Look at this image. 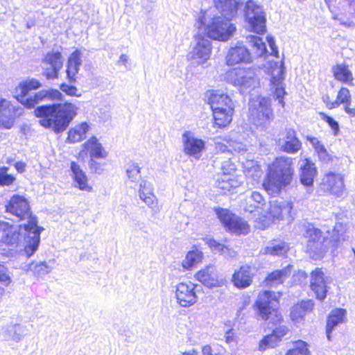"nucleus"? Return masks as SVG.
<instances>
[{
	"instance_id": "052dcab7",
	"label": "nucleus",
	"mask_w": 355,
	"mask_h": 355,
	"mask_svg": "<svg viewBox=\"0 0 355 355\" xmlns=\"http://www.w3.org/2000/svg\"><path fill=\"white\" fill-rule=\"evenodd\" d=\"M311 143L312 144L313 146L315 148V150L317 152V153H320L322 150L323 151L326 148L323 146V144H321L320 141H318L316 138H312L311 139Z\"/></svg>"
},
{
	"instance_id": "c756f323",
	"label": "nucleus",
	"mask_w": 355,
	"mask_h": 355,
	"mask_svg": "<svg viewBox=\"0 0 355 355\" xmlns=\"http://www.w3.org/2000/svg\"><path fill=\"white\" fill-rule=\"evenodd\" d=\"M313 305V302L311 300H308L293 306L291 311L292 321L295 324L302 322L306 313L312 310Z\"/></svg>"
},
{
	"instance_id": "a19ab883",
	"label": "nucleus",
	"mask_w": 355,
	"mask_h": 355,
	"mask_svg": "<svg viewBox=\"0 0 355 355\" xmlns=\"http://www.w3.org/2000/svg\"><path fill=\"white\" fill-rule=\"evenodd\" d=\"M247 40L255 49L254 53L257 56H262L267 51L266 44L261 37L255 35H249L247 37Z\"/></svg>"
},
{
	"instance_id": "79ce46f5",
	"label": "nucleus",
	"mask_w": 355,
	"mask_h": 355,
	"mask_svg": "<svg viewBox=\"0 0 355 355\" xmlns=\"http://www.w3.org/2000/svg\"><path fill=\"white\" fill-rule=\"evenodd\" d=\"M253 123L257 127H265L270 123L272 112H251Z\"/></svg>"
},
{
	"instance_id": "e433bc0d",
	"label": "nucleus",
	"mask_w": 355,
	"mask_h": 355,
	"mask_svg": "<svg viewBox=\"0 0 355 355\" xmlns=\"http://www.w3.org/2000/svg\"><path fill=\"white\" fill-rule=\"evenodd\" d=\"M292 267V266L288 265L282 270L273 271L268 276L266 279L267 284H272L282 283L284 279L290 275Z\"/></svg>"
},
{
	"instance_id": "c03bdc74",
	"label": "nucleus",
	"mask_w": 355,
	"mask_h": 355,
	"mask_svg": "<svg viewBox=\"0 0 355 355\" xmlns=\"http://www.w3.org/2000/svg\"><path fill=\"white\" fill-rule=\"evenodd\" d=\"M308 344L301 340L293 343V348L288 350L286 355H309Z\"/></svg>"
},
{
	"instance_id": "2eb2a0df",
	"label": "nucleus",
	"mask_w": 355,
	"mask_h": 355,
	"mask_svg": "<svg viewBox=\"0 0 355 355\" xmlns=\"http://www.w3.org/2000/svg\"><path fill=\"white\" fill-rule=\"evenodd\" d=\"M252 62V56L249 49L242 44L231 47L226 55V63L229 66L237 64H248Z\"/></svg>"
},
{
	"instance_id": "473e14b6",
	"label": "nucleus",
	"mask_w": 355,
	"mask_h": 355,
	"mask_svg": "<svg viewBox=\"0 0 355 355\" xmlns=\"http://www.w3.org/2000/svg\"><path fill=\"white\" fill-rule=\"evenodd\" d=\"M89 126L86 122L76 125L69 130L68 137L66 140L67 143L74 144L82 141L86 137L85 135L89 131Z\"/></svg>"
},
{
	"instance_id": "7c9ffc66",
	"label": "nucleus",
	"mask_w": 355,
	"mask_h": 355,
	"mask_svg": "<svg viewBox=\"0 0 355 355\" xmlns=\"http://www.w3.org/2000/svg\"><path fill=\"white\" fill-rule=\"evenodd\" d=\"M70 168L76 187L80 190L91 191L92 188L88 184L87 175L80 165L76 162H71Z\"/></svg>"
},
{
	"instance_id": "338daca9",
	"label": "nucleus",
	"mask_w": 355,
	"mask_h": 355,
	"mask_svg": "<svg viewBox=\"0 0 355 355\" xmlns=\"http://www.w3.org/2000/svg\"><path fill=\"white\" fill-rule=\"evenodd\" d=\"M319 158L323 162H327L330 159L329 155L328 154L327 150H322L320 153L318 154Z\"/></svg>"
},
{
	"instance_id": "6e6552de",
	"label": "nucleus",
	"mask_w": 355,
	"mask_h": 355,
	"mask_svg": "<svg viewBox=\"0 0 355 355\" xmlns=\"http://www.w3.org/2000/svg\"><path fill=\"white\" fill-rule=\"evenodd\" d=\"M244 13L250 31L257 34H263L266 32V14L260 5L253 0H248L245 3Z\"/></svg>"
},
{
	"instance_id": "0e129e2a",
	"label": "nucleus",
	"mask_w": 355,
	"mask_h": 355,
	"mask_svg": "<svg viewBox=\"0 0 355 355\" xmlns=\"http://www.w3.org/2000/svg\"><path fill=\"white\" fill-rule=\"evenodd\" d=\"M96 159V158H90L89 166L92 170L99 173L101 169L100 168V164L95 160Z\"/></svg>"
},
{
	"instance_id": "2f4dec72",
	"label": "nucleus",
	"mask_w": 355,
	"mask_h": 355,
	"mask_svg": "<svg viewBox=\"0 0 355 355\" xmlns=\"http://www.w3.org/2000/svg\"><path fill=\"white\" fill-rule=\"evenodd\" d=\"M346 314V311L343 309H336L329 313L327 318L326 334L329 340H331V333L339 323L344 320Z\"/></svg>"
},
{
	"instance_id": "f3484780",
	"label": "nucleus",
	"mask_w": 355,
	"mask_h": 355,
	"mask_svg": "<svg viewBox=\"0 0 355 355\" xmlns=\"http://www.w3.org/2000/svg\"><path fill=\"white\" fill-rule=\"evenodd\" d=\"M292 209L293 203L291 202L273 200L270 202L268 211L263 216L275 222L282 220L285 216L292 217Z\"/></svg>"
},
{
	"instance_id": "864d4df0",
	"label": "nucleus",
	"mask_w": 355,
	"mask_h": 355,
	"mask_svg": "<svg viewBox=\"0 0 355 355\" xmlns=\"http://www.w3.org/2000/svg\"><path fill=\"white\" fill-rule=\"evenodd\" d=\"M0 282L5 286H8L11 283V278L8 274V268L2 264H0Z\"/></svg>"
},
{
	"instance_id": "39448f33",
	"label": "nucleus",
	"mask_w": 355,
	"mask_h": 355,
	"mask_svg": "<svg viewBox=\"0 0 355 355\" xmlns=\"http://www.w3.org/2000/svg\"><path fill=\"white\" fill-rule=\"evenodd\" d=\"M41 85L40 81L35 78L23 81L15 89V98L26 108H34L35 105H39L42 101L46 98H50L48 92L44 90L35 94L34 96H28L30 90L37 89Z\"/></svg>"
},
{
	"instance_id": "c9c22d12",
	"label": "nucleus",
	"mask_w": 355,
	"mask_h": 355,
	"mask_svg": "<svg viewBox=\"0 0 355 355\" xmlns=\"http://www.w3.org/2000/svg\"><path fill=\"white\" fill-rule=\"evenodd\" d=\"M26 267L27 271L32 272L37 277H42L49 274L52 270V267L49 266L46 261H33L27 265Z\"/></svg>"
},
{
	"instance_id": "5701e85b",
	"label": "nucleus",
	"mask_w": 355,
	"mask_h": 355,
	"mask_svg": "<svg viewBox=\"0 0 355 355\" xmlns=\"http://www.w3.org/2000/svg\"><path fill=\"white\" fill-rule=\"evenodd\" d=\"M322 184L326 190L334 195L340 196L343 193V178L340 174H327L322 180Z\"/></svg>"
},
{
	"instance_id": "3c124183",
	"label": "nucleus",
	"mask_w": 355,
	"mask_h": 355,
	"mask_svg": "<svg viewBox=\"0 0 355 355\" xmlns=\"http://www.w3.org/2000/svg\"><path fill=\"white\" fill-rule=\"evenodd\" d=\"M2 169L7 171L8 168L3 167ZM15 180V178L12 175L8 174L6 171L0 172V187L10 186L14 182Z\"/></svg>"
},
{
	"instance_id": "9d476101",
	"label": "nucleus",
	"mask_w": 355,
	"mask_h": 355,
	"mask_svg": "<svg viewBox=\"0 0 355 355\" xmlns=\"http://www.w3.org/2000/svg\"><path fill=\"white\" fill-rule=\"evenodd\" d=\"M225 78L242 91L254 88L257 83L254 69L251 68L232 69L226 73Z\"/></svg>"
},
{
	"instance_id": "ddd939ff",
	"label": "nucleus",
	"mask_w": 355,
	"mask_h": 355,
	"mask_svg": "<svg viewBox=\"0 0 355 355\" xmlns=\"http://www.w3.org/2000/svg\"><path fill=\"white\" fill-rule=\"evenodd\" d=\"M44 75L47 79L58 78L60 70L62 68V55L58 51L48 52L42 60Z\"/></svg>"
},
{
	"instance_id": "f03ea898",
	"label": "nucleus",
	"mask_w": 355,
	"mask_h": 355,
	"mask_svg": "<svg viewBox=\"0 0 355 355\" xmlns=\"http://www.w3.org/2000/svg\"><path fill=\"white\" fill-rule=\"evenodd\" d=\"M294 168L293 159L288 157L276 158L269 166L264 178L263 187L269 195L275 196L281 190L289 185L293 177Z\"/></svg>"
},
{
	"instance_id": "a211bd4d",
	"label": "nucleus",
	"mask_w": 355,
	"mask_h": 355,
	"mask_svg": "<svg viewBox=\"0 0 355 355\" xmlns=\"http://www.w3.org/2000/svg\"><path fill=\"white\" fill-rule=\"evenodd\" d=\"M243 6L241 0H218L215 1V5L209 8H216L214 13L225 18L231 21L236 15L237 10Z\"/></svg>"
},
{
	"instance_id": "5fc2aeb1",
	"label": "nucleus",
	"mask_w": 355,
	"mask_h": 355,
	"mask_svg": "<svg viewBox=\"0 0 355 355\" xmlns=\"http://www.w3.org/2000/svg\"><path fill=\"white\" fill-rule=\"evenodd\" d=\"M209 246L212 249V250L225 253V250H227V247L214 239H209L207 242Z\"/></svg>"
},
{
	"instance_id": "0eeeda50",
	"label": "nucleus",
	"mask_w": 355,
	"mask_h": 355,
	"mask_svg": "<svg viewBox=\"0 0 355 355\" xmlns=\"http://www.w3.org/2000/svg\"><path fill=\"white\" fill-rule=\"evenodd\" d=\"M39 123L46 128H52L55 133L64 131L76 116V112H35Z\"/></svg>"
},
{
	"instance_id": "13d9d810",
	"label": "nucleus",
	"mask_w": 355,
	"mask_h": 355,
	"mask_svg": "<svg viewBox=\"0 0 355 355\" xmlns=\"http://www.w3.org/2000/svg\"><path fill=\"white\" fill-rule=\"evenodd\" d=\"M229 146L232 148L234 150L241 152L245 150V146L241 143L234 141L231 139H225Z\"/></svg>"
},
{
	"instance_id": "4c0bfd02",
	"label": "nucleus",
	"mask_w": 355,
	"mask_h": 355,
	"mask_svg": "<svg viewBox=\"0 0 355 355\" xmlns=\"http://www.w3.org/2000/svg\"><path fill=\"white\" fill-rule=\"evenodd\" d=\"M288 250L289 246L285 242L272 243L263 249V253L273 256H281L285 254Z\"/></svg>"
},
{
	"instance_id": "7ed1b4c3",
	"label": "nucleus",
	"mask_w": 355,
	"mask_h": 355,
	"mask_svg": "<svg viewBox=\"0 0 355 355\" xmlns=\"http://www.w3.org/2000/svg\"><path fill=\"white\" fill-rule=\"evenodd\" d=\"M214 10L216 9L202 10L196 18V26L198 28L204 27L210 39L227 41L235 32L236 27L230 20L216 15Z\"/></svg>"
},
{
	"instance_id": "6ab92c4d",
	"label": "nucleus",
	"mask_w": 355,
	"mask_h": 355,
	"mask_svg": "<svg viewBox=\"0 0 355 355\" xmlns=\"http://www.w3.org/2000/svg\"><path fill=\"white\" fill-rule=\"evenodd\" d=\"M195 277L197 280L208 288L221 286L224 284L223 279L218 277L216 268L212 265L198 271Z\"/></svg>"
},
{
	"instance_id": "69168bd1",
	"label": "nucleus",
	"mask_w": 355,
	"mask_h": 355,
	"mask_svg": "<svg viewBox=\"0 0 355 355\" xmlns=\"http://www.w3.org/2000/svg\"><path fill=\"white\" fill-rule=\"evenodd\" d=\"M225 338L226 343L229 344L234 341L233 329H229L226 331Z\"/></svg>"
},
{
	"instance_id": "774afa93",
	"label": "nucleus",
	"mask_w": 355,
	"mask_h": 355,
	"mask_svg": "<svg viewBox=\"0 0 355 355\" xmlns=\"http://www.w3.org/2000/svg\"><path fill=\"white\" fill-rule=\"evenodd\" d=\"M15 168L19 173H22L25 170L26 164L24 162H18L15 164Z\"/></svg>"
},
{
	"instance_id": "680f3d73",
	"label": "nucleus",
	"mask_w": 355,
	"mask_h": 355,
	"mask_svg": "<svg viewBox=\"0 0 355 355\" xmlns=\"http://www.w3.org/2000/svg\"><path fill=\"white\" fill-rule=\"evenodd\" d=\"M222 170L224 174H229L232 171L235 170V167L230 161H227L222 166Z\"/></svg>"
},
{
	"instance_id": "423d86ee",
	"label": "nucleus",
	"mask_w": 355,
	"mask_h": 355,
	"mask_svg": "<svg viewBox=\"0 0 355 355\" xmlns=\"http://www.w3.org/2000/svg\"><path fill=\"white\" fill-rule=\"evenodd\" d=\"M278 304L275 293L266 291L260 293L255 303V310L257 316L262 320H267L270 315H274V323L279 322L282 316L275 309Z\"/></svg>"
},
{
	"instance_id": "1a4fd4ad",
	"label": "nucleus",
	"mask_w": 355,
	"mask_h": 355,
	"mask_svg": "<svg viewBox=\"0 0 355 355\" xmlns=\"http://www.w3.org/2000/svg\"><path fill=\"white\" fill-rule=\"evenodd\" d=\"M216 214L225 228L235 234H247L250 226L246 221L227 209L216 208Z\"/></svg>"
},
{
	"instance_id": "4468645a",
	"label": "nucleus",
	"mask_w": 355,
	"mask_h": 355,
	"mask_svg": "<svg viewBox=\"0 0 355 355\" xmlns=\"http://www.w3.org/2000/svg\"><path fill=\"white\" fill-rule=\"evenodd\" d=\"M200 287L191 282L178 284L176 286L175 296L179 304L183 307L194 304L198 300L197 288Z\"/></svg>"
},
{
	"instance_id": "f704fd0d",
	"label": "nucleus",
	"mask_w": 355,
	"mask_h": 355,
	"mask_svg": "<svg viewBox=\"0 0 355 355\" xmlns=\"http://www.w3.org/2000/svg\"><path fill=\"white\" fill-rule=\"evenodd\" d=\"M5 337L8 339H12L16 342H19L28 333V329L25 326L19 324L10 325L8 327L5 331Z\"/></svg>"
},
{
	"instance_id": "58836bf2",
	"label": "nucleus",
	"mask_w": 355,
	"mask_h": 355,
	"mask_svg": "<svg viewBox=\"0 0 355 355\" xmlns=\"http://www.w3.org/2000/svg\"><path fill=\"white\" fill-rule=\"evenodd\" d=\"M334 75L336 79L346 83H352L353 80L352 73L347 66L337 65L333 69Z\"/></svg>"
},
{
	"instance_id": "9b49d317",
	"label": "nucleus",
	"mask_w": 355,
	"mask_h": 355,
	"mask_svg": "<svg viewBox=\"0 0 355 355\" xmlns=\"http://www.w3.org/2000/svg\"><path fill=\"white\" fill-rule=\"evenodd\" d=\"M205 98L211 111H234V105L230 96L220 90L210 89L206 92Z\"/></svg>"
},
{
	"instance_id": "f8f14e48",
	"label": "nucleus",
	"mask_w": 355,
	"mask_h": 355,
	"mask_svg": "<svg viewBox=\"0 0 355 355\" xmlns=\"http://www.w3.org/2000/svg\"><path fill=\"white\" fill-rule=\"evenodd\" d=\"M6 211L8 213L17 217L19 220H29L30 218H35L30 211V207L27 200L21 196L14 195L11 197L6 206Z\"/></svg>"
},
{
	"instance_id": "de8ad7c7",
	"label": "nucleus",
	"mask_w": 355,
	"mask_h": 355,
	"mask_svg": "<svg viewBox=\"0 0 355 355\" xmlns=\"http://www.w3.org/2000/svg\"><path fill=\"white\" fill-rule=\"evenodd\" d=\"M350 97L349 92L346 88H342L337 96V99L335 102H332L331 103H327V107L328 109L331 110L336 107V105L339 103H347L349 98Z\"/></svg>"
},
{
	"instance_id": "49530a36",
	"label": "nucleus",
	"mask_w": 355,
	"mask_h": 355,
	"mask_svg": "<svg viewBox=\"0 0 355 355\" xmlns=\"http://www.w3.org/2000/svg\"><path fill=\"white\" fill-rule=\"evenodd\" d=\"M233 112H213V116L216 125L225 127L232 120Z\"/></svg>"
},
{
	"instance_id": "09e8293b",
	"label": "nucleus",
	"mask_w": 355,
	"mask_h": 355,
	"mask_svg": "<svg viewBox=\"0 0 355 355\" xmlns=\"http://www.w3.org/2000/svg\"><path fill=\"white\" fill-rule=\"evenodd\" d=\"M14 124V117L11 112H0V126L10 129Z\"/></svg>"
},
{
	"instance_id": "bf43d9fd",
	"label": "nucleus",
	"mask_w": 355,
	"mask_h": 355,
	"mask_svg": "<svg viewBox=\"0 0 355 355\" xmlns=\"http://www.w3.org/2000/svg\"><path fill=\"white\" fill-rule=\"evenodd\" d=\"M267 41H268V46L271 51L270 53L271 55H273L277 57L278 56V49H277V46L275 45L274 39L272 37L268 36V37H267Z\"/></svg>"
},
{
	"instance_id": "393cba45",
	"label": "nucleus",
	"mask_w": 355,
	"mask_h": 355,
	"mask_svg": "<svg viewBox=\"0 0 355 355\" xmlns=\"http://www.w3.org/2000/svg\"><path fill=\"white\" fill-rule=\"evenodd\" d=\"M279 145L283 151L294 153L300 150L301 142L296 137L295 131L292 128H289L286 130L285 137L279 139Z\"/></svg>"
},
{
	"instance_id": "6e6d98bb",
	"label": "nucleus",
	"mask_w": 355,
	"mask_h": 355,
	"mask_svg": "<svg viewBox=\"0 0 355 355\" xmlns=\"http://www.w3.org/2000/svg\"><path fill=\"white\" fill-rule=\"evenodd\" d=\"M322 115V118L329 125V126L334 130V134L338 131L339 125L336 121L331 117L326 115L324 112H320Z\"/></svg>"
},
{
	"instance_id": "f257e3e1",
	"label": "nucleus",
	"mask_w": 355,
	"mask_h": 355,
	"mask_svg": "<svg viewBox=\"0 0 355 355\" xmlns=\"http://www.w3.org/2000/svg\"><path fill=\"white\" fill-rule=\"evenodd\" d=\"M42 227L37 225L35 218H30L20 225H12L8 222L0 221L1 241L10 250L20 248L27 257H31L37 250L40 243Z\"/></svg>"
},
{
	"instance_id": "20e7f679",
	"label": "nucleus",
	"mask_w": 355,
	"mask_h": 355,
	"mask_svg": "<svg viewBox=\"0 0 355 355\" xmlns=\"http://www.w3.org/2000/svg\"><path fill=\"white\" fill-rule=\"evenodd\" d=\"M338 227L341 225H336L334 227V232L338 233L334 235L333 240H329L322 236L320 230L315 227L313 225H309L304 234V236L306 239V251L313 259H318L323 257L324 254L329 248V244H332V247H338L340 242V236L338 234Z\"/></svg>"
},
{
	"instance_id": "603ef678",
	"label": "nucleus",
	"mask_w": 355,
	"mask_h": 355,
	"mask_svg": "<svg viewBox=\"0 0 355 355\" xmlns=\"http://www.w3.org/2000/svg\"><path fill=\"white\" fill-rule=\"evenodd\" d=\"M225 139H231L230 138H227V137L224 139H222L220 137H217L214 139V144L216 149L218 151L224 153L225 151L229 150L228 148L230 147L229 144L227 143Z\"/></svg>"
},
{
	"instance_id": "412c9836",
	"label": "nucleus",
	"mask_w": 355,
	"mask_h": 355,
	"mask_svg": "<svg viewBox=\"0 0 355 355\" xmlns=\"http://www.w3.org/2000/svg\"><path fill=\"white\" fill-rule=\"evenodd\" d=\"M310 286L317 299L322 300L326 297L327 284L322 269L317 268L311 272Z\"/></svg>"
},
{
	"instance_id": "b1692460",
	"label": "nucleus",
	"mask_w": 355,
	"mask_h": 355,
	"mask_svg": "<svg viewBox=\"0 0 355 355\" xmlns=\"http://www.w3.org/2000/svg\"><path fill=\"white\" fill-rule=\"evenodd\" d=\"M288 332V328L285 325H279L275 327L272 333L265 336L259 343V349L264 351L268 348L274 347L277 343L281 340L282 338Z\"/></svg>"
},
{
	"instance_id": "c85d7f7f",
	"label": "nucleus",
	"mask_w": 355,
	"mask_h": 355,
	"mask_svg": "<svg viewBox=\"0 0 355 355\" xmlns=\"http://www.w3.org/2000/svg\"><path fill=\"white\" fill-rule=\"evenodd\" d=\"M82 53L76 49L69 57L67 65V77L70 83L76 80V76L78 73L82 63Z\"/></svg>"
},
{
	"instance_id": "ea45409f",
	"label": "nucleus",
	"mask_w": 355,
	"mask_h": 355,
	"mask_svg": "<svg viewBox=\"0 0 355 355\" xmlns=\"http://www.w3.org/2000/svg\"><path fill=\"white\" fill-rule=\"evenodd\" d=\"M202 253L198 250H192L187 253L185 259L182 261L184 268L189 270L194 265L201 261Z\"/></svg>"
},
{
	"instance_id": "dca6fc26",
	"label": "nucleus",
	"mask_w": 355,
	"mask_h": 355,
	"mask_svg": "<svg viewBox=\"0 0 355 355\" xmlns=\"http://www.w3.org/2000/svg\"><path fill=\"white\" fill-rule=\"evenodd\" d=\"M182 140L185 154L199 158L201 152L205 148V141L201 139L196 138L190 131H185L182 134Z\"/></svg>"
},
{
	"instance_id": "37998d69",
	"label": "nucleus",
	"mask_w": 355,
	"mask_h": 355,
	"mask_svg": "<svg viewBox=\"0 0 355 355\" xmlns=\"http://www.w3.org/2000/svg\"><path fill=\"white\" fill-rule=\"evenodd\" d=\"M141 168L137 163H130L126 168V174L128 180L133 183H138L142 180L140 174Z\"/></svg>"
},
{
	"instance_id": "4be33fe9",
	"label": "nucleus",
	"mask_w": 355,
	"mask_h": 355,
	"mask_svg": "<svg viewBox=\"0 0 355 355\" xmlns=\"http://www.w3.org/2000/svg\"><path fill=\"white\" fill-rule=\"evenodd\" d=\"M139 196L145 204L151 209L154 214L159 211L160 208L157 200L153 192V187L150 182L141 180L139 183Z\"/></svg>"
},
{
	"instance_id": "72a5a7b5",
	"label": "nucleus",
	"mask_w": 355,
	"mask_h": 355,
	"mask_svg": "<svg viewBox=\"0 0 355 355\" xmlns=\"http://www.w3.org/2000/svg\"><path fill=\"white\" fill-rule=\"evenodd\" d=\"M265 205V200L262 195L259 192L252 191L248 198V205L245 209L250 213H252L254 211L259 212V209H262V207Z\"/></svg>"
},
{
	"instance_id": "cd10ccee",
	"label": "nucleus",
	"mask_w": 355,
	"mask_h": 355,
	"mask_svg": "<svg viewBox=\"0 0 355 355\" xmlns=\"http://www.w3.org/2000/svg\"><path fill=\"white\" fill-rule=\"evenodd\" d=\"M232 281L235 286L239 288H245L252 282V272L248 266H241L239 270L235 271L232 276Z\"/></svg>"
},
{
	"instance_id": "4d7b16f0",
	"label": "nucleus",
	"mask_w": 355,
	"mask_h": 355,
	"mask_svg": "<svg viewBox=\"0 0 355 355\" xmlns=\"http://www.w3.org/2000/svg\"><path fill=\"white\" fill-rule=\"evenodd\" d=\"M0 111H15L14 107L9 101L6 98H0Z\"/></svg>"
},
{
	"instance_id": "e2e57ef3",
	"label": "nucleus",
	"mask_w": 355,
	"mask_h": 355,
	"mask_svg": "<svg viewBox=\"0 0 355 355\" xmlns=\"http://www.w3.org/2000/svg\"><path fill=\"white\" fill-rule=\"evenodd\" d=\"M60 89L69 95H74L76 91V88L74 86H69L66 84L61 85Z\"/></svg>"
},
{
	"instance_id": "8fccbe9b",
	"label": "nucleus",
	"mask_w": 355,
	"mask_h": 355,
	"mask_svg": "<svg viewBox=\"0 0 355 355\" xmlns=\"http://www.w3.org/2000/svg\"><path fill=\"white\" fill-rule=\"evenodd\" d=\"M67 107L65 109L58 108L55 105H39L35 111H73V106L72 104H66Z\"/></svg>"
},
{
	"instance_id": "a18cd8bd",
	"label": "nucleus",
	"mask_w": 355,
	"mask_h": 355,
	"mask_svg": "<svg viewBox=\"0 0 355 355\" xmlns=\"http://www.w3.org/2000/svg\"><path fill=\"white\" fill-rule=\"evenodd\" d=\"M283 78L282 75H280L278 77H272L271 79V85H272V89H275V96L277 97V98L279 99V103H282V98L284 95L286 94V92L284 90V88L282 85V80Z\"/></svg>"
},
{
	"instance_id": "a878e982",
	"label": "nucleus",
	"mask_w": 355,
	"mask_h": 355,
	"mask_svg": "<svg viewBox=\"0 0 355 355\" xmlns=\"http://www.w3.org/2000/svg\"><path fill=\"white\" fill-rule=\"evenodd\" d=\"M82 147V153H89L90 158H105L107 156V153L94 136L85 141Z\"/></svg>"
},
{
	"instance_id": "aec40b11",
	"label": "nucleus",
	"mask_w": 355,
	"mask_h": 355,
	"mask_svg": "<svg viewBox=\"0 0 355 355\" xmlns=\"http://www.w3.org/2000/svg\"><path fill=\"white\" fill-rule=\"evenodd\" d=\"M211 53V44L209 39L198 37L197 42L191 52V58L198 64H202L209 59Z\"/></svg>"
},
{
	"instance_id": "bb28decb",
	"label": "nucleus",
	"mask_w": 355,
	"mask_h": 355,
	"mask_svg": "<svg viewBox=\"0 0 355 355\" xmlns=\"http://www.w3.org/2000/svg\"><path fill=\"white\" fill-rule=\"evenodd\" d=\"M317 171L315 164L306 159L300 163V182L302 184L311 187L313 184V180Z\"/></svg>"
}]
</instances>
